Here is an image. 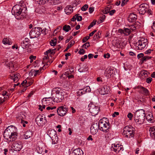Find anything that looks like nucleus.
Here are the masks:
<instances>
[{
	"label": "nucleus",
	"instance_id": "7c9ffc66",
	"mask_svg": "<svg viewBox=\"0 0 155 155\" xmlns=\"http://www.w3.org/2000/svg\"><path fill=\"white\" fill-rule=\"evenodd\" d=\"M49 98H48L47 99H46V98L45 99H44L43 98L42 100V103L43 104L42 105V108L43 109H45V104H48L50 103L49 102V100H48Z\"/></svg>",
	"mask_w": 155,
	"mask_h": 155
},
{
	"label": "nucleus",
	"instance_id": "f03ea898",
	"mask_svg": "<svg viewBox=\"0 0 155 155\" xmlns=\"http://www.w3.org/2000/svg\"><path fill=\"white\" fill-rule=\"evenodd\" d=\"M12 13L16 19H20L27 15V9L26 8H21L19 5H16L12 8Z\"/></svg>",
	"mask_w": 155,
	"mask_h": 155
},
{
	"label": "nucleus",
	"instance_id": "39448f33",
	"mask_svg": "<svg viewBox=\"0 0 155 155\" xmlns=\"http://www.w3.org/2000/svg\"><path fill=\"white\" fill-rule=\"evenodd\" d=\"M47 134L51 138L53 144H55L58 143V138L57 132L55 130L52 129L49 130L48 131Z\"/></svg>",
	"mask_w": 155,
	"mask_h": 155
},
{
	"label": "nucleus",
	"instance_id": "0eeeda50",
	"mask_svg": "<svg viewBox=\"0 0 155 155\" xmlns=\"http://www.w3.org/2000/svg\"><path fill=\"white\" fill-rule=\"evenodd\" d=\"M88 107H90L89 110L92 116H94L97 114L100 110L99 106H96L92 103L89 104Z\"/></svg>",
	"mask_w": 155,
	"mask_h": 155
},
{
	"label": "nucleus",
	"instance_id": "a18cd8bd",
	"mask_svg": "<svg viewBox=\"0 0 155 155\" xmlns=\"http://www.w3.org/2000/svg\"><path fill=\"white\" fill-rule=\"evenodd\" d=\"M78 15V14H76L75 15L76 20H77L78 21H81L82 20V17L81 16H79Z\"/></svg>",
	"mask_w": 155,
	"mask_h": 155
},
{
	"label": "nucleus",
	"instance_id": "bb28decb",
	"mask_svg": "<svg viewBox=\"0 0 155 155\" xmlns=\"http://www.w3.org/2000/svg\"><path fill=\"white\" fill-rule=\"evenodd\" d=\"M137 88L142 90L143 92V94H144L147 95L148 94L149 92L148 90L142 86H138L137 87Z\"/></svg>",
	"mask_w": 155,
	"mask_h": 155
},
{
	"label": "nucleus",
	"instance_id": "338daca9",
	"mask_svg": "<svg viewBox=\"0 0 155 155\" xmlns=\"http://www.w3.org/2000/svg\"><path fill=\"white\" fill-rule=\"evenodd\" d=\"M87 55H85L83 57H82L81 58V60L82 61H84V60L87 58Z\"/></svg>",
	"mask_w": 155,
	"mask_h": 155
},
{
	"label": "nucleus",
	"instance_id": "8fccbe9b",
	"mask_svg": "<svg viewBox=\"0 0 155 155\" xmlns=\"http://www.w3.org/2000/svg\"><path fill=\"white\" fill-rule=\"evenodd\" d=\"M84 90L85 91L86 93L89 92L91 91V89L89 86L87 87L84 88Z\"/></svg>",
	"mask_w": 155,
	"mask_h": 155
},
{
	"label": "nucleus",
	"instance_id": "1a4fd4ad",
	"mask_svg": "<svg viewBox=\"0 0 155 155\" xmlns=\"http://www.w3.org/2000/svg\"><path fill=\"white\" fill-rule=\"evenodd\" d=\"M137 44L138 46L136 48L137 49L139 50H141L143 49L147 44V39H141L140 40H138Z\"/></svg>",
	"mask_w": 155,
	"mask_h": 155
},
{
	"label": "nucleus",
	"instance_id": "774afa93",
	"mask_svg": "<svg viewBox=\"0 0 155 155\" xmlns=\"http://www.w3.org/2000/svg\"><path fill=\"white\" fill-rule=\"evenodd\" d=\"M152 29L155 32V22H153V25L151 26Z\"/></svg>",
	"mask_w": 155,
	"mask_h": 155
},
{
	"label": "nucleus",
	"instance_id": "4be33fe9",
	"mask_svg": "<svg viewBox=\"0 0 155 155\" xmlns=\"http://www.w3.org/2000/svg\"><path fill=\"white\" fill-rule=\"evenodd\" d=\"M110 88L109 86L107 85L104 86L101 89V91L102 93V94L104 95L105 94H107L110 92Z\"/></svg>",
	"mask_w": 155,
	"mask_h": 155
},
{
	"label": "nucleus",
	"instance_id": "ddd939ff",
	"mask_svg": "<svg viewBox=\"0 0 155 155\" xmlns=\"http://www.w3.org/2000/svg\"><path fill=\"white\" fill-rule=\"evenodd\" d=\"M99 129V126L97 123L93 124L91 127V132L92 134H95L98 132Z\"/></svg>",
	"mask_w": 155,
	"mask_h": 155
},
{
	"label": "nucleus",
	"instance_id": "603ef678",
	"mask_svg": "<svg viewBox=\"0 0 155 155\" xmlns=\"http://www.w3.org/2000/svg\"><path fill=\"white\" fill-rule=\"evenodd\" d=\"M82 91V90L81 89H80L77 93V95L78 96H81L84 94V92Z\"/></svg>",
	"mask_w": 155,
	"mask_h": 155
},
{
	"label": "nucleus",
	"instance_id": "f704fd0d",
	"mask_svg": "<svg viewBox=\"0 0 155 155\" xmlns=\"http://www.w3.org/2000/svg\"><path fill=\"white\" fill-rule=\"evenodd\" d=\"M101 32L100 31H99L97 33L95 34L94 36V39H99L100 38V35H101Z\"/></svg>",
	"mask_w": 155,
	"mask_h": 155
},
{
	"label": "nucleus",
	"instance_id": "393cba45",
	"mask_svg": "<svg viewBox=\"0 0 155 155\" xmlns=\"http://www.w3.org/2000/svg\"><path fill=\"white\" fill-rule=\"evenodd\" d=\"M113 45L117 48H121V45L120 42L119 40L116 39L113 41Z\"/></svg>",
	"mask_w": 155,
	"mask_h": 155
},
{
	"label": "nucleus",
	"instance_id": "dca6fc26",
	"mask_svg": "<svg viewBox=\"0 0 155 155\" xmlns=\"http://www.w3.org/2000/svg\"><path fill=\"white\" fill-rule=\"evenodd\" d=\"M10 77L11 79L13 80L14 82H16L18 81L20 75L19 73H14L10 75Z\"/></svg>",
	"mask_w": 155,
	"mask_h": 155
},
{
	"label": "nucleus",
	"instance_id": "aec40b11",
	"mask_svg": "<svg viewBox=\"0 0 155 155\" xmlns=\"http://www.w3.org/2000/svg\"><path fill=\"white\" fill-rule=\"evenodd\" d=\"M33 134V133L32 130H27L24 135L25 139H28L31 137Z\"/></svg>",
	"mask_w": 155,
	"mask_h": 155
},
{
	"label": "nucleus",
	"instance_id": "37998d69",
	"mask_svg": "<svg viewBox=\"0 0 155 155\" xmlns=\"http://www.w3.org/2000/svg\"><path fill=\"white\" fill-rule=\"evenodd\" d=\"M50 44L52 46H54L56 44V39L51 40L50 41Z\"/></svg>",
	"mask_w": 155,
	"mask_h": 155
},
{
	"label": "nucleus",
	"instance_id": "3c124183",
	"mask_svg": "<svg viewBox=\"0 0 155 155\" xmlns=\"http://www.w3.org/2000/svg\"><path fill=\"white\" fill-rule=\"evenodd\" d=\"M88 8V5L87 4L85 5L81 8L82 11H85Z\"/></svg>",
	"mask_w": 155,
	"mask_h": 155
},
{
	"label": "nucleus",
	"instance_id": "e433bc0d",
	"mask_svg": "<svg viewBox=\"0 0 155 155\" xmlns=\"http://www.w3.org/2000/svg\"><path fill=\"white\" fill-rule=\"evenodd\" d=\"M63 30L66 32H68L69 30L71 29V27L70 25H64L63 28Z\"/></svg>",
	"mask_w": 155,
	"mask_h": 155
},
{
	"label": "nucleus",
	"instance_id": "20e7f679",
	"mask_svg": "<svg viewBox=\"0 0 155 155\" xmlns=\"http://www.w3.org/2000/svg\"><path fill=\"white\" fill-rule=\"evenodd\" d=\"M109 123L107 119L105 118H103L101 119L99 121L98 125L99 129L104 132H106L108 131V128Z\"/></svg>",
	"mask_w": 155,
	"mask_h": 155
},
{
	"label": "nucleus",
	"instance_id": "412c9836",
	"mask_svg": "<svg viewBox=\"0 0 155 155\" xmlns=\"http://www.w3.org/2000/svg\"><path fill=\"white\" fill-rule=\"evenodd\" d=\"M72 7L71 5H68L65 8L64 11L67 15H69L73 11Z\"/></svg>",
	"mask_w": 155,
	"mask_h": 155
},
{
	"label": "nucleus",
	"instance_id": "864d4df0",
	"mask_svg": "<svg viewBox=\"0 0 155 155\" xmlns=\"http://www.w3.org/2000/svg\"><path fill=\"white\" fill-rule=\"evenodd\" d=\"M78 4V2H77L76 1H74L73 2H72V6L71 7H72V8L74 7H75L76 5Z\"/></svg>",
	"mask_w": 155,
	"mask_h": 155
},
{
	"label": "nucleus",
	"instance_id": "ea45409f",
	"mask_svg": "<svg viewBox=\"0 0 155 155\" xmlns=\"http://www.w3.org/2000/svg\"><path fill=\"white\" fill-rule=\"evenodd\" d=\"M37 2H39V3L44 4L47 2H48L49 0H36Z\"/></svg>",
	"mask_w": 155,
	"mask_h": 155
},
{
	"label": "nucleus",
	"instance_id": "79ce46f5",
	"mask_svg": "<svg viewBox=\"0 0 155 155\" xmlns=\"http://www.w3.org/2000/svg\"><path fill=\"white\" fill-rule=\"evenodd\" d=\"M61 91V88H56L54 89L53 91H55L56 93V95L60 94L59 93L60 91Z\"/></svg>",
	"mask_w": 155,
	"mask_h": 155
},
{
	"label": "nucleus",
	"instance_id": "c9c22d12",
	"mask_svg": "<svg viewBox=\"0 0 155 155\" xmlns=\"http://www.w3.org/2000/svg\"><path fill=\"white\" fill-rule=\"evenodd\" d=\"M147 71L145 70H143L141 72V74L143 78L147 77L148 75L147 73Z\"/></svg>",
	"mask_w": 155,
	"mask_h": 155
},
{
	"label": "nucleus",
	"instance_id": "f8f14e48",
	"mask_svg": "<svg viewBox=\"0 0 155 155\" xmlns=\"http://www.w3.org/2000/svg\"><path fill=\"white\" fill-rule=\"evenodd\" d=\"M35 121L38 125V124H44L47 122L45 117L43 118L42 116L38 115L35 119Z\"/></svg>",
	"mask_w": 155,
	"mask_h": 155
},
{
	"label": "nucleus",
	"instance_id": "a211bd4d",
	"mask_svg": "<svg viewBox=\"0 0 155 155\" xmlns=\"http://www.w3.org/2000/svg\"><path fill=\"white\" fill-rule=\"evenodd\" d=\"M145 111L143 109L138 110L135 112L134 116L139 117H144Z\"/></svg>",
	"mask_w": 155,
	"mask_h": 155
},
{
	"label": "nucleus",
	"instance_id": "2eb2a0df",
	"mask_svg": "<svg viewBox=\"0 0 155 155\" xmlns=\"http://www.w3.org/2000/svg\"><path fill=\"white\" fill-rule=\"evenodd\" d=\"M144 117H139L134 116V120L135 122L138 124H141L144 122Z\"/></svg>",
	"mask_w": 155,
	"mask_h": 155
},
{
	"label": "nucleus",
	"instance_id": "473e14b6",
	"mask_svg": "<svg viewBox=\"0 0 155 155\" xmlns=\"http://www.w3.org/2000/svg\"><path fill=\"white\" fill-rule=\"evenodd\" d=\"M124 35H129L131 32L129 28H124Z\"/></svg>",
	"mask_w": 155,
	"mask_h": 155
},
{
	"label": "nucleus",
	"instance_id": "c85d7f7f",
	"mask_svg": "<svg viewBox=\"0 0 155 155\" xmlns=\"http://www.w3.org/2000/svg\"><path fill=\"white\" fill-rule=\"evenodd\" d=\"M2 42L5 45H10L12 44V42L10 41V40L7 38H4L3 39Z\"/></svg>",
	"mask_w": 155,
	"mask_h": 155
},
{
	"label": "nucleus",
	"instance_id": "bf43d9fd",
	"mask_svg": "<svg viewBox=\"0 0 155 155\" xmlns=\"http://www.w3.org/2000/svg\"><path fill=\"white\" fill-rule=\"evenodd\" d=\"M128 1V0H122L121 5L122 6H124Z\"/></svg>",
	"mask_w": 155,
	"mask_h": 155
},
{
	"label": "nucleus",
	"instance_id": "13d9d810",
	"mask_svg": "<svg viewBox=\"0 0 155 155\" xmlns=\"http://www.w3.org/2000/svg\"><path fill=\"white\" fill-rule=\"evenodd\" d=\"M127 117L128 118H129L130 120H131L133 117V115L131 113H129L127 115Z\"/></svg>",
	"mask_w": 155,
	"mask_h": 155
},
{
	"label": "nucleus",
	"instance_id": "423d86ee",
	"mask_svg": "<svg viewBox=\"0 0 155 155\" xmlns=\"http://www.w3.org/2000/svg\"><path fill=\"white\" fill-rule=\"evenodd\" d=\"M42 31V29L41 28L35 27L33 28L29 33L30 37L32 38L38 37Z\"/></svg>",
	"mask_w": 155,
	"mask_h": 155
},
{
	"label": "nucleus",
	"instance_id": "49530a36",
	"mask_svg": "<svg viewBox=\"0 0 155 155\" xmlns=\"http://www.w3.org/2000/svg\"><path fill=\"white\" fill-rule=\"evenodd\" d=\"M35 70L32 69L29 72V74L31 76H32L33 75H34V76H35Z\"/></svg>",
	"mask_w": 155,
	"mask_h": 155
},
{
	"label": "nucleus",
	"instance_id": "09e8293b",
	"mask_svg": "<svg viewBox=\"0 0 155 155\" xmlns=\"http://www.w3.org/2000/svg\"><path fill=\"white\" fill-rule=\"evenodd\" d=\"M90 46L89 42H87L84 44L82 46V48L86 49L87 48L89 47Z\"/></svg>",
	"mask_w": 155,
	"mask_h": 155
},
{
	"label": "nucleus",
	"instance_id": "c756f323",
	"mask_svg": "<svg viewBox=\"0 0 155 155\" xmlns=\"http://www.w3.org/2000/svg\"><path fill=\"white\" fill-rule=\"evenodd\" d=\"M29 44V42L23 41L21 43V46L23 49H25L28 47Z\"/></svg>",
	"mask_w": 155,
	"mask_h": 155
},
{
	"label": "nucleus",
	"instance_id": "4d7b16f0",
	"mask_svg": "<svg viewBox=\"0 0 155 155\" xmlns=\"http://www.w3.org/2000/svg\"><path fill=\"white\" fill-rule=\"evenodd\" d=\"M42 68H40L39 70H35V76L37 75H39L41 73V71Z\"/></svg>",
	"mask_w": 155,
	"mask_h": 155
},
{
	"label": "nucleus",
	"instance_id": "f257e3e1",
	"mask_svg": "<svg viewBox=\"0 0 155 155\" xmlns=\"http://www.w3.org/2000/svg\"><path fill=\"white\" fill-rule=\"evenodd\" d=\"M17 129L13 126H10L7 127L4 131V137L8 141H13L17 138Z\"/></svg>",
	"mask_w": 155,
	"mask_h": 155
},
{
	"label": "nucleus",
	"instance_id": "f3484780",
	"mask_svg": "<svg viewBox=\"0 0 155 155\" xmlns=\"http://www.w3.org/2000/svg\"><path fill=\"white\" fill-rule=\"evenodd\" d=\"M137 15L134 13H131L128 17V20L130 22H134L137 19Z\"/></svg>",
	"mask_w": 155,
	"mask_h": 155
},
{
	"label": "nucleus",
	"instance_id": "7ed1b4c3",
	"mask_svg": "<svg viewBox=\"0 0 155 155\" xmlns=\"http://www.w3.org/2000/svg\"><path fill=\"white\" fill-rule=\"evenodd\" d=\"M135 129L131 126H125L122 133L123 135L126 137L134 138L135 135Z\"/></svg>",
	"mask_w": 155,
	"mask_h": 155
},
{
	"label": "nucleus",
	"instance_id": "b1692460",
	"mask_svg": "<svg viewBox=\"0 0 155 155\" xmlns=\"http://www.w3.org/2000/svg\"><path fill=\"white\" fill-rule=\"evenodd\" d=\"M83 153L82 150L78 148L74 150L70 154H74L75 155H82Z\"/></svg>",
	"mask_w": 155,
	"mask_h": 155
},
{
	"label": "nucleus",
	"instance_id": "72a5a7b5",
	"mask_svg": "<svg viewBox=\"0 0 155 155\" xmlns=\"http://www.w3.org/2000/svg\"><path fill=\"white\" fill-rule=\"evenodd\" d=\"M75 42L74 41L71 40L69 43V45L64 50V51H67L69 48L71 47L74 44Z\"/></svg>",
	"mask_w": 155,
	"mask_h": 155
},
{
	"label": "nucleus",
	"instance_id": "4c0bfd02",
	"mask_svg": "<svg viewBox=\"0 0 155 155\" xmlns=\"http://www.w3.org/2000/svg\"><path fill=\"white\" fill-rule=\"evenodd\" d=\"M88 70L87 67H85L84 68L81 67L78 69V71L80 72H85Z\"/></svg>",
	"mask_w": 155,
	"mask_h": 155
},
{
	"label": "nucleus",
	"instance_id": "5fc2aeb1",
	"mask_svg": "<svg viewBox=\"0 0 155 155\" xmlns=\"http://www.w3.org/2000/svg\"><path fill=\"white\" fill-rule=\"evenodd\" d=\"M89 36H87L85 37H84L82 39L83 42L84 43L86 42L90 38Z\"/></svg>",
	"mask_w": 155,
	"mask_h": 155
},
{
	"label": "nucleus",
	"instance_id": "a19ab883",
	"mask_svg": "<svg viewBox=\"0 0 155 155\" xmlns=\"http://www.w3.org/2000/svg\"><path fill=\"white\" fill-rule=\"evenodd\" d=\"M105 18L106 16L104 15H103L101 17H100V21H98V23L99 24L103 22L105 19Z\"/></svg>",
	"mask_w": 155,
	"mask_h": 155
},
{
	"label": "nucleus",
	"instance_id": "e2e57ef3",
	"mask_svg": "<svg viewBox=\"0 0 155 155\" xmlns=\"http://www.w3.org/2000/svg\"><path fill=\"white\" fill-rule=\"evenodd\" d=\"M84 50L83 49H81L78 51V53L80 54H83L84 53Z\"/></svg>",
	"mask_w": 155,
	"mask_h": 155
},
{
	"label": "nucleus",
	"instance_id": "0e129e2a",
	"mask_svg": "<svg viewBox=\"0 0 155 155\" xmlns=\"http://www.w3.org/2000/svg\"><path fill=\"white\" fill-rule=\"evenodd\" d=\"M109 11L107 9V8H105L104 10L103 11V12L104 14H107V13H109Z\"/></svg>",
	"mask_w": 155,
	"mask_h": 155
},
{
	"label": "nucleus",
	"instance_id": "c03bdc74",
	"mask_svg": "<svg viewBox=\"0 0 155 155\" xmlns=\"http://www.w3.org/2000/svg\"><path fill=\"white\" fill-rule=\"evenodd\" d=\"M107 73L110 76L114 74V71L111 68L109 69L107 71Z\"/></svg>",
	"mask_w": 155,
	"mask_h": 155
},
{
	"label": "nucleus",
	"instance_id": "5701e85b",
	"mask_svg": "<svg viewBox=\"0 0 155 155\" xmlns=\"http://www.w3.org/2000/svg\"><path fill=\"white\" fill-rule=\"evenodd\" d=\"M149 131L150 137L155 139V127H150Z\"/></svg>",
	"mask_w": 155,
	"mask_h": 155
},
{
	"label": "nucleus",
	"instance_id": "de8ad7c7",
	"mask_svg": "<svg viewBox=\"0 0 155 155\" xmlns=\"http://www.w3.org/2000/svg\"><path fill=\"white\" fill-rule=\"evenodd\" d=\"M25 86L27 87L28 84L27 83V81L26 80H25L23 81L22 83L21 84L20 87Z\"/></svg>",
	"mask_w": 155,
	"mask_h": 155
},
{
	"label": "nucleus",
	"instance_id": "4468645a",
	"mask_svg": "<svg viewBox=\"0 0 155 155\" xmlns=\"http://www.w3.org/2000/svg\"><path fill=\"white\" fill-rule=\"evenodd\" d=\"M147 5L143 4L140 5L139 8V12L140 14H144L147 11Z\"/></svg>",
	"mask_w": 155,
	"mask_h": 155
},
{
	"label": "nucleus",
	"instance_id": "9d476101",
	"mask_svg": "<svg viewBox=\"0 0 155 155\" xmlns=\"http://www.w3.org/2000/svg\"><path fill=\"white\" fill-rule=\"evenodd\" d=\"M22 147V143L21 142L16 141L13 143L12 148L14 150L18 151L21 150Z\"/></svg>",
	"mask_w": 155,
	"mask_h": 155
},
{
	"label": "nucleus",
	"instance_id": "052dcab7",
	"mask_svg": "<svg viewBox=\"0 0 155 155\" xmlns=\"http://www.w3.org/2000/svg\"><path fill=\"white\" fill-rule=\"evenodd\" d=\"M37 151L38 153L41 154L42 153L44 152L43 150L41 148V149H40V147H38V150L37 149Z\"/></svg>",
	"mask_w": 155,
	"mask_h": 155
},
{
	"label": "nucleus",
	"instance_id": "6e6552de",
	"mask_svg": "<svg viewBox=\"0 0 155 155\" xmlns=\"http://www.w3.org/2000/svg\"><path fill=\"white\" fill-rule=\"evenodd\" d=\"M68 111V107L65 105L61 106L57 109V112L59 115L63 116Z\"/></svg>",
	"mask_w": 155,
	"mask_h": 155
},
{
	"label": "nucleus",
	"instance_id": "cd10ccee",
	"mask_svg": "<svg viewBox=\"0 0 155 155\" xmlns=\"http://www.w3.org/2000/svg\"><path fill=\"white\" fill-rule=\"evenodd\" d=\"M56 107L55 106L53 107L49 106L46 108L47 110H49L50 112L54 113H56V111H57V110L56 109Z\"/></svg>",
	"mask_w": 155,
	"mask_h": 155
},
{
	"label": "nucleus",
	"instance_id": "6ab92c4d",
	"mask_svg": "<svg viewBox=\"0 0 155 155\" xmlns=\"http://www.w3.org/2000/svg\"><path fill=\"white\" fill-rule=\"evenodd\" d=\"M64 98V97L61 94H61L56 95L55 97L53 100L54 102H60Z\"/></svg>",
	"mask_w": 155,
	"mask_h": 155
},
{
	"label": "nucleus",
	"instance_id": "9b49d317",
	"mask_svg": "<svg viewBox=\"0 0 155 155\" xmlns=\"http://www.w3.org/2000/svg\"><path fill=\"white\" fill-rule=\"evenodd\" d=\"M124 150L123 146L119 144H113L112 145L111 150L114 151L116 153L122 151Z\"/></svg>",
	"mask_w": 155,
	"mask_h": 155
},
{
	"label": "nucleus",
	"instance_id": "58836bf2",
	"mask_svg": "<svg viewBox=\"0 0 155 155\" xmlns=\"http://www.w3.org/2000/svg\"><path fill=\"white\" fill-rule=\"evenodd\" d=\"M151 58V57H149V56H145L144 57H143L141 59V61L142 62H143L144 61H146L148 60L149 59H150Z\"/></svg>",
	"mask_w": 155,
	"mask_h": 155
},
{
	"label": "nucleus",
	"instance_id": "69168bd1",
	"mask_svg": "<svg viewBox=\"0 0 155 155\" xmlns=\"http://www.w3.org/2000/svg\"><path fill=\"white\" fill-rule=\"evenodd\" d=\"M152 79L150 78L149 77L147 79L146 82L148 83H150Z\"/></svg>",
	"mask_w": 155,
	"mask_h": 155
},
{
	"label": "nucleus",
	"instance_id": "2f4dec72",
	"mask_svg": "<svg viewBox=\"0 0 155 155\" xmlns=\"http://www.w3.org/2000/svg\"><path fill=\"white\" fill-rule=\"evenodd\" d=\"M10 69H13L15 68V62L14 61L10 62L8 64Z\"/></svg>",
	"mask_w": 155,
	"mask_h": 155
},
{
	"label": "nucleus",
	"instance_id": "a878e982",
	"mask_svg": "<svg viewBox=\"0 0 155 155\" xmlns=\"http://www.w3.org/2000/svg\"><path fill=\"white\" fill-rule=\"evenodd\" d=\"M129 27L131 31H132L137 29H138L139 27V25L137 23H135L134 25L129 26Z\"/></svg>",
	"mask_w": 155,
	"mask_h": 155
},
{
	"label": "nucleus",
	"instance_id": "6e6d98bb",
	"mask_svg": "<svg viewBox=\"0 0 155 155\" xmlns=\"http://www.w3.org/2000/svg\"><path fill=\"white\" fill-rule=\"evenodd\" d=\"M36 58V56H33V55L30 56L29 57V58L30 59V63H31L33 61V60L35 59Z\"/></svg>",
	"mask_w": 155,
	"mask_h": 155
},
{
	"label": "nucleus",
	"instance_id": "680f3d73",
	"mask_svg": "<svg viewBox=\"0 0 155 155\" xmlns=\"http://www.w3.org/2000/svg\"><path fill=\"white\" fill-rule=\"evenodd\" d=\"M110 55L109 53H107L106 54H104V57L105 58H110Z\"/></svg>",
	"mask_w": 155,
	"mask_h": 155
}]
</instances>
